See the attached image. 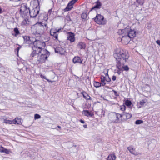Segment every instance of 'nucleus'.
Returning <instances> with one entry per match:
<instances>
[{
    "instance_id": "nucleus-1",
    "label": "nucleus",
    "mask_w": 160,
    "mask_h": 160,
    "mask_svg": "<svg viewBox=\"0 0 160 160\" xmlns=\"http://www.w3.org/2000/svg\"><path fill=\"white\" fill-rule=\"evenodd\" d=\"M118 33L122 35L121 41L125 44H127L129 42L130 39L136 37L137 32L134 30L131 29L129 27H128L123 29L119 30Z\"/></svg>"
},
{
    "instance_id": "nucleus-2",
    "label": "nucleus",
    "mask_w": 160,
    "mask_h": 160,
    "mask_svg": "<svg viewBox=\"0 0 160 160\" xmlns=\"http://www.w3.org/2000/svg\"><path fill=\"white\" fill-rule=\"evenodd\" d=\"M47 21L44 20L40 23H37L31 28L32 32L33 34L42 35L44 32V26L46 27Z\"/></svg>"
},
{
    "instance_id": "nucleus-3",
    "label": "nucleus",
    "mask_w": 160,
    "mask_h": 160,
    "mask_svg": "<svg viewBox=\"0 0 160 160\" xmlns=\"http://www.w3.org/2000/svg\"><path fill=\"white\" fill-rule=\"evenodd\" d=\"M41 52L42 53L40 54V53L38 55L36 61H35L37 64L40 63H42L45 62V60H47L48 57L49 55V52L46 49L41 50Z\"/></svg>"
},
{
    "instance_id": "nucleus-4",
    "label": "nucleus",
    "mask_w": 160,
    "mask_h": 160,
    "mask_svg": "<svg viewBox=\"0 0 160 160\" xmlns=\"http://www.w3.org/2000/svg\"><path fill=\"white\" fill-rule=\"evenodd\" d=\"M114 55L116 60H120L122 63H125L129 57L128 52L123 50L121 51L119 53L114 54Z\"/></svg>"
},
{
    "instance_id": "nucleus-5",
    "label": "nucleus",
    "mask_w": 160,
    "mask_h": 160,
    "mask_svg": "<svg viewBox=\"0 0 160 160\" xmlns=\"http://www.w3.org/2000/svg\"><path fill=\"white\" fill-rule=\"evenodd\" d=\"M120 118L118 114L115 112L110 113L108 115V118L112 122L115 123L120 122L122 121V120L120 119Z\"/></svg>"
},
{
    "instance_id": "nucleus-6",
    "label": "nucleus",
    "mask_w": 160,
    "mask_h": 160,
    "mask_svg": "<svg viewBox=\"0 0 160 160\" xmlns=\"http://www.w3.org/2000/svg\"><path fill=\"white\" fill-rule=\"evenodd\" d=\"M34 42L32 43V45H31L32 48H36L37 50H40L41 51V49L42 48V46L45 43L41 42L40 40H37V39L34 38H33Z\"/></svg>"
},
{
    "instance_id": "nucleus-7",
    "label": "nucleus",
    "mask_w": 160,
    "mask_h": 160,
    "mask_svg": "<svg viewBox=\"0 0 160 160\" xmlns=\"http://www.w3.org/2000/svg\"><path fill=\"white\" fill-rule=\"evenodd\" d=\"M20 12L22 14L28 15L30 12V9L29 8L27 7L26 4L23 3L21 5Z\"/></svg>"
},
{
    "instance_id": "nucleus-8",
    "label": "nucleus",
    "mask_w": 160,
    "mask_h": 160,
    "mask_svg": "<svg viewBox=\"0 0 160 160\" xmlns=\"http://www.w3.org/2000/svg\"><path fill=\"white\" fill-rule=\"evenodd\" d=\"M24 43L28 44L29 46L32 45L33 42H34V38L30 37L27 36L23 37Z\"/></svg>"
},
{
    "instance_id": "nucleus-9",
    "label": "nucleus",
    "mask_w": 160,
    "mask_h": 160,
    "mask_svg": "<svg viewBox=\"0 0 160 160\" xmlns=\"http://www.w3.org/2000/svg\"><path fill=\"white\" fill-rule=\"evenodd\" d=\"M104 18L100 14H98L94 18L95 22L99 24H104V22H103Z\"/></svg>"
},
{
    "instance_id": "nucleus-10",
    "label": "nucleus",
    "mask_w": 160,
    "mask_h": 160,
    "mask_svg": "<svg viewBox=\"0 0 160 160\" xmlns=\"http://www.w3.org/2000/svg\"><path fill=\"white\" fill-rule=\"evenodd\" d=\"M119 118H122L124 120H127L130 118L132 117V115L131 113L127 112H123L122 114L118 113Z\"/></svg>"
},
{
    "instance_id": "nucleus-11",
    "label": "nucleus",
    "mask_w": 160,
    "mask_h": 160,
    "mask_svg": "<svg viewBox=\"0 0 160 160\" xmlns=\"http://www.w3.org/2000/svg\"><path fill=\"white\" fill-rule=\"evenodd\" d=\"M33 51L31 54L30 57L32 59H34L35 61H36V59H35V58L34 57L36 56L38 54H39L41 53L40 50H37V48H32Z\"/></svg>"
},
{
    "instance_id": "nucleus-12",
    "label": "nucleus",
    "mask_w": 160,
    "mask_h": 160,
    "mask_svg": "<svg viewBox=\"0 0 160 160\" xmlns=\"http://www.w3.org/2000/svg\"><path fill=\"white\" fill-rule=\"evenodd\" d=\"M61 30V29H59L57 30L56 29H52L50 32V35L54 37L56 40L58 39V34L57 32H59Z\"/></svg>"
},
{
    "instance_id": "nucleus-13",
    "label": "nucleus",
    "mask_w": 160,
    "mask_h": 160,
    "mask_svg": "<svg viewBox=\"0 0 160 160\" xmlns=\"http://www.w3.org/2000/svg\"><path fill=\"white\" fill-rule=\"evenodd\" d=\"M78 0H72L68 3L67 7L65 8L64 10L65 11H68L72 9L73 7V4L75 3Z\"/></svg>"
},
{
    "instance_id": "nucleus-14",
    "label": "nucleus",
    "mask_w": 160,
    "mask_h": 160,
    "mask_svg": "<svg viewBox=\"0 0 160 160\" xmlns=\"http://www.w3.org/2000/svg\"><path fill=\"white\" fill-rule=\"evenodd\" d=\"M56 53H59L60 54H64L65 52V50L61 47H58L55 49Z\"/></svg>"
},
{
    "instance_id": "nucleus-15",
    "label": "nucleus",
    "mask_w": 160,
    "mask_h": 160,
    "mask_svg": "<svg viewBox=\"0 0 160 160\" xmlns=\"http://www.w3.org/2000/svg\"><path fill=\"white\" fill-rule=\"evenodd\" d=\"M82 113L85 116L87 117H92L94 115L93 112H89L88 110H84L82 111Z\"/></svg>"
},
{
    "instance_id": "nucleus-16",
    "label": "nucleus",
    "mask_w": 160,
    "mask_h": 160,
    "mask_svg": "<svg viewBox=\"0 0 160 160\" xmlns=\"http://www.w3.org/2000/svg\"><path fill=\"white\" fill-rule=\"evenodd\" d=\"M117 62L116 65L117 68L119 70H122V67L125 63H122L120 60H117Z\"/></svg>"
},
{
    "instance_id": "nucleus-17",
    "label": "nucleus",
    "mask_w": 160,
    "mask_h": 160,
    "mask_svg": "<svg viewBox=\"0 0 160 160\" xmlns=\"http://www.w3.org/2000/svg\"><path fill=\"white\" fill-rule=\"evenodd\" d=\"M67 39L71 42H74L75 40L74 34L72 32L69 33Z\"/></svg>"
},
{
    "instance_id": "nucleus-18",
    "label": "nucleus",
    "mask_w": 160,
    "mask_h": 160,
    "mask_svg": "<svg viewBox=\"0 0 160 160\" xmlns=\"http://www.w3.org/2000/svg\"><path fill=\"white\" fill-rule=\"evenodd\" d=\"M73 62L74 63L81 64L82 62V61L81 60L80 57L78 56L75 57L73 59Z\"/></svg>"
},
{
    "instance_id": "nucleus-19",
    "label": "nucleus",
    "mask_w": 160,
    "mask_h": 160,
    "mask_svg": "<svg viewBox=\"0 0 160 160\" xmlns=\"http://www.w3.org/2000/svg\"><path fill=\"white\" fill-rule=\"evenodd\" d=\"M96 3V5L92 8L91 11H92V10L95 9H99L101 8L102 4L99 0L97 1Z\"/></svg>"
},
{
    "instance_id": "nucleus-20",
    "label": "nucleus",
    "mask_w": 160,
    "mask_h": 160,
    "mask_svg": "<svg viewBox=\"0 0 160 160\" xmlns=\"http://www.w3.org/2000/svg\"><path fill=\"white\" fill-rule=\"evenodd\" d=\"M127 149L132 154L135 155H137V153H135L134 152L135 150V149L132 146H130L129 147H128Z\"/></svg>"
},
{
    "instance_id": "nucleus-21",
    "label": "nucleus",
    "mask_w": 160,
    "mask_h": 160,
    "mask_svg": "<svg viewBox=\"0 0 160 160\" xmlns=\"http://www.w3.org/2000/svg\"><path fill=\"white\" fill-rule=\"evenodd\" d=\"M116 157L114 154L109 155L107 158V160H115Z\"/></svg>"
},
{
    "instance_id": "nucleus-22",
    "label": "nucleus",
    "mask_w": 160,
    "mask_h": 160,
    "mask_svg": "<svg viewBox=\"0 0 160 160\" xmlns=\"http://www.w3.org/2000/svg\"><path fill=\"white\" fill-rule=\"evenodd\" d=\"M78 46L80 49L85 48L86 47L85 44L82 42H79L78 44Z\"/></svg>"
},
{
    "instance_id": "nucleus-23",
    "label": "nucleus",
    "mask_w": 160,
    "mask_h": 160,
    "mask_svg": "<svg viewBox=\"0 0 160 160\" xmlns=\"http://www.w3.org/2000/svg\"><path fill=\"white\" fill-rule=\"evenodd\" d=\"M13 123L15 124H21L22 123L20 119L16 118L13 120Z\"/></svg>"
},
{
    "instance_id": "nucleus-24",
    "label": "nucleus",
    "mask_w": 160,
    "mask_h": 160,
    "mask_svg": "<svg viewBox=\"0 0 160 160\" xmlns=\"http://www.w3.org/2000/svg\"><path fill=\"white\" fill-rule=\"evenodd\" d=\"M101 84L102 85V86H104L106 84V83L105 82V77L103 76H101Z\"/></svg>"
},
{
    "instance_id": "nucleus-25",
    "label": "nucleus",
    "mask_w": 160,
    "mask_h": 160,
    "mask_svg": "<svg viewBox=\"0 0 160 160\" xmlns=\"http://www.w3.org/2000/svg\"><path fill=\"white\" fill-rule=\"evenodd\" d=\"M82 94H83L84 98L86 99L89 100L90 99V97L85 92H82Z\"/></svg>"
},
{
    "instance_id": "nucleus-26",
    "label": "nucleus",
    "mask_w": 160,
    "mask_h": 160,
    "mask_svg": "<svg viewBox=\"0 0 160 160\" xmlns=\"http://www.w3.org/2000/svg\"><path fill=\"white\" fill-rule=\"evenodd\" d=\"M14 31L15 33V36L17 37L19 34H20L19 31L18 30V29L16 28L14 29Z\"/></svg>"
},
{
    "instance_id": "nucleus-27",
    "label": "nucleus",
    "mask_w": 160,
    "mask_h": 160,
    "mask_svg": "<svg viewBox=\"0 0 160 160\" xmlns=\"http://www.w3.org/2000/svg\"><path fill=\"white\" fill-rule=\"evenodd\" d=\"M124 103L127 106H130L132 104V103L130 101L127 100L125 101Z\"/></svg>"
},
{
    "instance_id": "nucleus-28",
    "label": "nucleus",
    "mask_w": 160,
    "mask_h": 160,
    "mask_svg": "<svg viewBox=\"0 0 160 160\" xmlns=\"http://www.w3.org/2000/svg\"><path fill=\"white\" fill-rule=\"evenodd\" d=\"M136 2L140 5H143L144 2V0H136Z\"/></svg>"
},
{
    "instance_id": "nucleus-29",
    "label": "nucleus",
    "mask_w": 160,
    "mask_h": 160,
    "mask_svg": "<svg viewBox=\"0 0 160 160\" xmlns=\"http://www.w3.org/2000/svg\"><path fill=\"white\" fill-rule=\"evenodd\" d=\"M4 122L6 123H8L9 124L13 123V120H6V119H5L4 120Z\"/></svg>"
},
{
    "instance_id": "nucleus-30",
    "label": "nucleus",
    "mask_w": 160,
    "mask_h": 160,
    "mask_svg": "<svg viewBox=\"0 0 160 160\" xmlns=\"http://www.w3.org/2000/svg\"><path fill=\"white\" fill-rule=\"evenodd\" d=\"M2 152L5 153L6 154H9L11 153V152L10 150L4 148Z\"/></svg>"
},
{
    "instance_id": "nucleus-31",
    "label": "nucleus",
    "mask_w": 160,
    "mask_h": 160,
    "mask_svg": "<svg viewBox=\"0 0 160 160\" xmlns=\"http://www.w3.org/2000/svg\"><path fill=\"white\" fill-rule=\"evenodd\" d=\"M101 83L97 82L94 83V86L98 88L101 86Z\"/></svg>"
},
{
    "instance_id": "nucleus-32",
    "label": "nucleus",
    "mask_w": 160,
    "mask_h": 160,
    "mask_svg": "<svg viewBox=\"0 0 160 160\" xmlns=\"http://www.w3.org/2000/svg\"><path fill=\"white\" fill-rule=\"evenodd\" d=\"M129 69V68L127 66H122V70H124L126 71H128Z\"/></svg>"
},
{
    "instance_id": "nucleus-33",
    "label": "nucleus",
    "mask_w": 160,
    "mask_h": 160,
    "mask_svg": "<svg viewBox=\"0 0 160 160\" xmlns=\"http://www.w3.org/2000/svg\"><path fill=\"white\" fill-rule=\"evenodd\" d=\"M145 102L144 100H142L140 102L139 104L140 105V106H139V108H141L142 106H143L145 104Z\"/></svg>"
},
{
    "instance_id": "nucleus-34",
    "label": "nucleus",
    "mask_w": 160,
    "mask_h": 160,
    "mask_svg": "<svg viewBox=\"0 0 160 160\" xmlns=\"http://www.w3.org/2000/svg\"><path fill=\"white\" fill-rule=\"evenodd\" d=\"M143 122V121L140 120H137L135 122L136 124L138 125L140 124Z\"/></svg>"
},
{
    "instance_id": "nucleus-35",
    "label": "nucleus",
    "mask_w": 160,
    "mask_h": 160,
    "mask_svg": "<svg viewBox=\"0 0 160 160\" xmlns=\"http://www.w3.org/2000/svg\"><path fill=\"white\" fill-rule=\"evenodd\" d=\"M41 118V116L39 114H36L34 115V119H39Z\"/></svg>"
},
{
    "instance_id": "nucleus-36",
    "label": "nucleus",
    "mask_w": 160,
    "mask_h": 160,
    "mask_svg": "<svg viewBox=\"0 0 160 160\" xmlns=\"http://www.w3.org/2000/svg\"><path fill=\"white\" fill-rule=\"evenodd\" d=\"M120 108L122 111H124L126 110V106L125 105H122L120 106Z\"/></svg>"
},
{
    "instance_id": "nucleus-37",
    "label": "nucleus",
    "mask_w": 160,
    "mask_h": 160,
    "mask_svg": "<svg viewBox=\"0 0 160 160\" xmlns=\"http://www.w3.org/2000/svg\"><path fill=\"white\" fill-rule=\"evenodd\" d=\"M87 15L85 13H83L81 15V18L83 19H85L86 18Z\"/></svg>"
},
{
    "instance_id": "nucleus-38",
    "label": "nucleus",
    "mask_w": 160,
    "mask_h": 160,
    "mask_svg": "<svg viewBox=\"0 0 160 160\" xmlns=\"http://www.w3.org/2000/svg\"><path fill=\"white\" fill-rule=\"evenodd\" d=\"M107 75L108 76V78L107 79L105 77V81L108 82H110L111 81V79L109 78L108 74H107Z\"/></svg>"
},
{
    "instance_id": "nucleus-39",
    "label": "nucleus",
    "mask_w": 160,
    "mask_h": 160,
    "mask_svg": "<svg viewBox=\"0 0 160 160\" xmlns=\"http://www.w3.org/2000/svg\"><path fill=\"white\" fill-rule=\"evenodd\" d=\"M4 148L1 146H0V152H2Z\"/></svg>"
},
{
    "instance_id": "nucleus-40",
    "label": "nucleus",
    "mask_w": 160,
    "mask_h": 160,
    "mask_svg": "<svg viewBox=\"0 0 160 160\" xmlns=\"http://www.w3.org/2000/svg\"><path fill=\"white\" fill-rule=\"evenodd\" d=\"M116 77L115 76H113L112 78V79L113 81H115L116 80Z\"/></svg>"
},
{
    "instance_id": "nucleus-41",
    "label": "nucleus",
    "mask_w": 160,
    "mask_h": 160,
    "mask_svg": "<svg viewBox=\"0 0 160 160\" xmlns=\"http://www.w3.org/2000/svg\"><path fill=\"white\" fill-rule=\"evenodd\" d=\"M156 42L159 45H160V40H157L156 41Z\"/></svg>"
},
{
    "instance_id": "nucleus-42",
    "label": "nucleus",
    "mask_w": 160,
    "mask_h": 160,
    "mask_svg": "<svg viewBox=\"0 0 160 160\" xmlns=\"http://www.w3.org/2000/svg\"><path fill=\"white\" fill-rule=\"evenodd\" d=\"M40 77H41V78H44L45 79H46L45 78V77L43 75H42V74L40 75Z\"/></svg>"
},
{
    "instance_id": "nucleus-43",
    "label": "nucleus",
    "mask_w": 160,
    "mask_h": 160,
    "mask_svg": "<svg viewBox=\"0 0 160 160\" xmlns=\"http://www.w3.org/2000/svg\"><path fill=\"white\" fill-rule=\"evenodd\" d=\"M80 122L81 123H85L84 121L82 119H81L80 120Z\"/></svg>"
},
{
    "instance_id": "nucleus-44",
    "label": "nucleus",
    "mask_w": 160,
    "mask_h": 160,
    "mask_svg": "<svg viewBox=\"0 0 160 160\" xmlns=\"http://www.w3.org/2000/svg\"><path fill=\"white\" fill-rule=\"evenodd\" d=\"M113 91L114 92L115 95L116 96H118V95H117V92L116 91Z\"/></svg>"
},
{
    "instance_id": "nucleus-45",
    "label": "nucleus",
    "mask_w": 160,
    "mask_h": 160,
    "mask_svg": "<svg viewBox=\"0 0 160 160\" xmlns=\"http://www.w3.org/2000/svg\"><path fill=\"white\" fill-rule=\"evenodd\" d=\"M20 47H18L17 48V50L18 53V51H19V50L20 49Z\"/></svg>"
},
{
    "instance_id": "nucleus-46",
    "label": "nucleus",
    "mask_w": 160,
    "mask_h": 160,
    "mask_svg": "<svg viewBox=\"0 0 160 160\" xmlns=\"http://www.w3.org/2000/svg\"><path fill=\"white\" fill-rule=\"evenodd\" d=\"M83 127L85 128H87V125L86 124H84L83 125Z\"/></svg>"
},
{
    "instance_id": "nucleus-47",
    "label": "nucleus",
    "mask_w": 160,
    "mask_h": 160,
    "mask_svg": "<svg viewBox=\"0 0 160 160\" xmlns=\"http://www.w3.org/2000/svg\"><path fill=\"white\" fill-rule=\"evenodd\" d=\"M2 9L0 8V14L2 13Z\"/></svg>"
},
{
    "instance_id": "nucleus-48",
    "label": "nucleus",
    "mask_w": 160,
    "mask_h": 160,
    "mask_svg": "<svg viewBox=\"0 0 160 160\" xmlns=\"http://www.w3.org/2000/svg\"><path fill=\"white\" fill-rule=\"evenodd\" d=\"M121 70H118L117 71V72L119 74H120V71Z\"/></svg>"
},
{
    "instance_id": "nucleus-49",
    "label": "nucleus",
    "mask_w": 160,
    "mask_h": 160,
    "mask_svg": "<svg viewBox=\"0 0 160 160\" xmlns=\"http://www.w3.org/2000/svg\"><path fill=\"white\" fill-rule=\"evenodd\" d=\"M10 1H14L16 2L15 0H10Z\"/></svg>"
},
{
    "instance_id": "nucleus-50",
    "label": "nucleus",
    "mask_w": 160,
    "mask_h": 160,
    "mask_svg": "<svg viewBox=\"0 0 160 160\" xmlns=\"http://www.w3.org/2000/svg\"><path fill=\"white\" fill-rule=\"evenodd\" d=\"M58 128H61V127L59 126H58Z\"/></svg>"
},
{
    "instance_id": "nucleus-51",
    "label": "nucleus",
    "mask_w": 160,
    "mask_h": 160,
    "mask_svg": "<svg viewBox=\"0 0 160 160\" xmlns=\"http://www.w3.org/2000/svg\"><path fill=\"white\" fill-rule=\"evenodd\" d=\"M128 109H130V108H128Z\"/></svg>"
},
{
    "instance_id": "nucleus-52",
    "label": "nucleus",
    "mask_w": 160,
    "mask_h": 160,
    "mask_svg": "<svg viewBox=\"0 0 160 160\" xmlns=\"http://www.w3.org/2000/svg\"><path fill=\"white\" fill-rule=\"evenodd\" d=\"M137 6H138V5H136Z\"/></svg>"
}]
</instances>
